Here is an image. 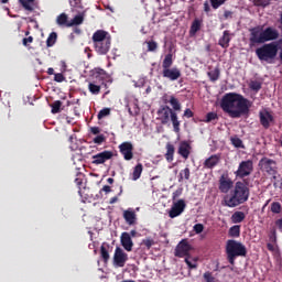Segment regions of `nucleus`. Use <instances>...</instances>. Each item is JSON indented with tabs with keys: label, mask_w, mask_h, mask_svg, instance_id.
I'll use <instances>...</instances> for the list:
<instances>
[{
	"label": "nucleus",
	"mask_w": 282,
	"mask_h": 282,
	"mask_svg": "<svg viewBox=\"0 0 282 282\" xmlns=\"http://www.w3.org/2000/svg\"><path fill=\"white\" fill-rule=\"evenodd\" d=\"M276 41L263 44L256 50V56H258L259 61H262L264 63H272V61L276 58Z\"/></svg>",
	"instance_id": "obj_4"
},
{
	"label": "nucleus",
	"mask_w": 282,
	"mask_h": 282,
	"mask_svg": "<svg viewBox=\"0 0 282 282\" xmlns=\"http://www.w3.org/2000/svg\"><path fill=\"white\" fill-rule=\"evenodd\" d=\"M271 122H274V117L272 113H270L268 110L260 111V123L262 127H264V129H270Z\"/></svg>",
	"instance_id": "obj_18"
},
{
	"label": "nucleus",
	"mask_w": 282,
	"mask_h": 282,
	"mask_svg": "<svg viewBox=\"0 0 282 282\" xmlns=\"http://www.w3.org/2000/svg\"><path fill=\"white\" fill-rule=\"evenodd\" d=\"M203 279L206 281V282H217V280L215 279V276H213V273L212 272H205L203 274Z\"/></svg>",
	"instance_id": "obj_48"
},
{
	"label": "nucleus",
	"mask_w": 282,
	"mask_h": 282,
	"mask_svg": "<svg viewBox=\"0 0 282 282\" xmlns=\"http://www.w3.org/2000/svg\"><path fill=\"white\" fill-rule=\"evenodd\" d=\"M173 155H175V147H173V144H171V143H167L166 144L165 160L167 162H173Z\"/></svg>",
	"instance_id": "obj_27"
},
{
	"label": "nucleus",
	"mask_w": 282,
	"mask_h": 282,
	"mask_svg": "<svg viewBox=\"0 0 282 282\" xmlns=\"http://www.w3.org/2000/svg\"><path fill=\"white\" fill-rule=\"evenodd\" d=\"M191 252V246L188 245V241L182 240L175 249V257H188V253Z\"/></svg>",
	"instance_id": "obj_15"
},
{
	"label": "nucleus",
	"mask_w": 282,
	"mask_h": 282,
	"mask_svg": "<svg viewBox=\"0 0 282 282\" xmlns=\"http://www.w3.org/2000/svg\"><path fill=\"white\" fill-rule=\"evenodd\" d=\"M158 120L161 121V124H169L171 116L173 115V109L169 106H163L158 110Z\"/></svg>",
	"instance_id": "obj_11"
},
{
	"label": "nucleus",
	"mask_w": 282,
	"mask_h": 282,
	"mask_svg": "<svg viewBox=\"0 0 282 282\" xmlns=\"http://www.w3.org/2000/svg\"><path fill=\"white\" fill-rule=\"evenodd\" d=\"M275 226L279 228V230L282 232V218L278 219L275 221Z\"/></svg>",
	"instance_id": "obj_61"
},
{
	"label": "nucleus",
	"mask_w": 282,
	"mask_h": 282,
	"mask_svg": "<svg viewBox=\"0 0 282 282\" xmlns=\"http://www.w3.org/2000/svg\"><path fill=\"white\" fill-rule=\"evenodd\" d=\"M180 195H182V189H176L172 195V199L175 200Z\"/></svg>",
	"instance_id": "obj_59"
},
{
	"label": "nucleus",
	"mask_w": 282,
	"mask_h": 282,
	"mask_svg": "<svg viewBox=\"0 0 282 282\" xmlns=\"http://www.w3.org/2000/svg\"><path fill=\"white\" fill-rule=\"evenodd\" d=\"M56 39H57L56 33H54V32L51 33L50 36H48L47 40H46V45H47V47L54 46L55 43H56Z\"/></svg>",
	"instance_id": "obj_37"
},
{
	"label": "nucleus",
	"mask_w": 282,
	"mask_h": 282,
	"mask_svg": "<svg viewBox=\"0 0 282 282\" xmlns=\"http://www.w3.org/2000/svg\"><path fill=\"white\" fill-rule=\"evenodd\" d=\"M148 52H155L158 50V43L154 41L147 42Z\"/></svg>",
	"instance_id": "obj_52"
},
{
	"label": "nucleus",
	"mask_w": 282,
	"mask_h": 282,
	"mask_svg": "<svg viewBox=\"0 0 282 282\" xmlns=\"http://www.w3.org/2000/svg\"><path fill=\"white\" fill-rule=\"evenodd\" d=\"M104 41L106 42H111V39L109 36H107V32L99 30L96 31L93 34V43L94 45L98 44V43H104Z\"/></svg>",
	"instance_id": "obj_19"
},
{
	"label": "nucleus",
	"mask_w": 282,
	"mask_h": 282,
	"mask_svg": "<svg viewBox=\"0 0 282 282\" xmlns=\"http://www.w3.org/2000/svg\"><path fill=\"white\" fill-rule=\"evenodd\" d=\"M213 120H217V115L215 112L207 113L205 122H213Z\"/></svg>",
	"instance_id": "obj_54"
},
{
	"label": "nucleus",
	"mask_w": 282,
	"mask_h": 282,
	"mask_svg": "<svg viewBox=\"0 0 282 282\" xmlns=\"http://www.w3.org/2000/svg\"><path fill=\"white\" fill-rule=\"evenodd\" d=\"M95 51L97 52V54H107V52H109V48L111 47V42H100L97 44H94Z\"/></svg>",
	"instance_id": "obj_21"
},
{
	"label": "nucleus",
	"mask_w": 282,
	"mask_h": 282,
	"mask_svg": "<svg viewBox=\"0 0 282 282\" xmlns=\"http://www.w3.org/2000/svg\"><path fill=\"white\" fill-rule=\"evenodd\" d=\"M142 171H144V166L142 165V163H138L132 172V181L133 182H138V180H140L141 175H142Z\"/></svg>",
	"instance_id": "obj_25"
},
{
	"label": "nucleus",
	"mask_w": 282,
	"mask_h": 282,
	"mask_svg": "<svg viewBox=\"0 0 282 282\" xmlns=\"http://www.w3.org/2000/svg\"><path fill=\"white\" fill-rule=\"evenodd\" d=\"M90 131H91V133H94V135H98V133H100V128H98V127H93V128L90 129Z\"/></svg>",
	"instance_id": "obj_60"
},
{
	"label": "nucleus",
	"mask_w": 282,
	"mask_h": 282,
	"mask_svg": "<svg viewBox=\"0 0 282 282\" xmlns=\"http://www.w3.org/2000/svg\"><path fill=\"white\" fill-rule=\"evenodd\" d=\"M210 3L214 10H217V8H220V6H224V3H226V0H210Z\"/></svg>",
	"instance_id": "obj_51"
},
{
	"label": "nucleus",
	"mask_w": 282,
	"mask_h": 282,
	"mask_svg": "<svg viewBox=\"0 0 282 282\" xmlns=\"http://www.w3.org/2000/svg\"><path fill=\"white\" fill-rule=\"evenodd\" d=\"M226 252L229 263L231 265H235V260L237 259V257H246L248 251L246 250V246H243V243L237 240H228Z\"/></svg>",
	"instance_id": "obj_3"
},
{
	"label": "nucleus",
	"mask_w": 282,
	"mask_h": 282,
	"mask_svg": "<svg viewBox=\"0 0 282 282\" xmlns=\"http://www.w3.org/2000/svg\"><path fill=\"white\" fill-rule=\"evenodd\" d=\"M163 78H167V80H177L182 76V72L177 67L165 68L162 72Z\"/></svg>",
	"instance_id": "obj_14"
},
{
	"label": "nucleus",
	"mask_w": 282,
	"mask_h": 282,
	"mask_svg": "<svg viewBox=\"0 0 282 282\" xmlns=\"http://www.w3.org/2000/svg\"><path fill=\"white\" fill-rule=\"evenodd\" d=\"M240 232H241V229L239 225H235L229 229L230 237H239Z\"/></svg>",
	"instance_id": "obj_39"
},
{
	"label": "nucleus",
	"mask_w": 282,
	"mask_h": 282,
	"mask_svg": "<svg viewBox=\"0 0 282 282\" xmlns=\"http://www.w3.org/2000/svg\"><path fill=\"white\" fill-rule=\"evenodd\" d=\"M111 113V110L109 108H104L98 113V119L102 120V118H106V116H109Z\"/></svg>",
	"instance_id": "obj_49"
},
{
	"label": "nucleus",
	"mask_w": 282,
	"mask_h": 282,
	"mask_svg": "<svg viewBox=\"0 0 282 282\" xmlns=\"http://www.w3.org/2000/svg\"><path fill=\"white\" fill-rule=\"evenodd\" d=\"M120 153L123 159L129 161L133 160V144L131 142H123L119 145Z\"/></svg>",
	"instance_id": "obj_13"
},
{
	"label": "nucleus",
	"mask_w": 282,
	"mask_h": 282,
	"mask_svg": "<svg viewBox=\"0 0 282 282\" xmlns=\"http://www.w3.org/2000/svg\"><path fill=\"white\" fill-rule=\"evenodd\" d=\"M134 87L142 88L147 84V79L144 77L139 78L137 82L132 80Z\"/></svg>",
	"instance_id": "obj_50"
},
{
	"label": "nucleus",
	"mask_w": 282,
	"mask_h": 282,
	"mask_svg": "<svg viewBox=\"0 0 282 282\" xmlns=\"http://www.w3.org/2000/svg\"><path fill=\"white\" fill-rule=\"evenodd\" d=\"M249 41L251 45L263 44L264 43L263 26H256L251 29Z\"/></svg>",
	"instance_id": "obj_8"
},
{
	"label": "nucleus",
	"mask_w": 282,
	"mask_h": 282,
	"mask_svg": "<svg viewBox=\"0 0 282 282\" xmlns=\"http://www.w3.org/2000/svg\"><path fill=\"white\" fill-rule=\"evenodd\" d=\"M231 143L234 144V147H236V149H243V141H241V139L237 137L231 138Z\"/></svg>",
	"instance_id": "obj_46"
},
{
	"label": "nucleus",
	"mask_w": 282,
	"mask_h": 282,
	"mask_svg": "<svg viewBox=\"0 0 282 282\" xmlns=\"http://www.w3.org/2000/svg\"><path fill=\"white\" fill-rule=\"evenodd\" d=\"M95 144H102L105 142V135L99 134L94 139Z\"/></svg>",
	"instance_id": "obj_57"
},
{
	"label": "nucleus",
	"mask_w": 282,
	"mask_h": 282,
	"mask_svg": "<svg viewBox=\"0 0 282 282\" xmlns=\"http://www.w3.org/2000/svg\"><path fill=\"white\" fill-rule=\"evenodd\" d=\"M184 180H191V169L185 167L178 174V182H184Z\"/></svg>",
	"instance_id": "obj_33"
},
{
	"label": "nucleus",
	"mask_w": 282,
	"mask_h": 282,
	"mask_svg": "<svg viewBox=\"0 0 282 282\" xmlns=\"http://www.w3.org/2000/svg\"><path fill=\"white\" fill-rule=\"evenodd\" d=\"M178 153L182 155V158L188 160V155H191V144H188L186 141L181 142Z\"/></svg>",
	"instance_id": "obj_22"
},
{
	"label": "nucleus",
	"mask_w": 282,
	"mask_h": 282,
	"mask_svg": "<svg viewBox=\"0 0 282 282\" xmlns=\"http://www.w3.org/2000/svg\"><path fill=\"white\" fill-rule=\"evenodd\" d=\"M184 117H185V118H193V111L187 108V109L184 111Z\"/></svg>",
	"instance_id": "obj_58"
},
{
	"label": "nucleus",
	"mask_w": 282,
	"mask_h": 282,
	"mask_svg": "<svg viewBox=\"0 0 282 282\" xmlns=\"http://www.w3.org/2000/svg\"><path fill=\"white\" fill-rule=\"evenodd\" d=\"M248 199H250V188L248 187V183L238 181L235 183L230 193L224 196L223 204L224 206H227V208H237V206L246 204Z\"/></svg>",
	"instance_id": "obj_2"
},
{
	"label": "nucleus",
	"mask_w": 282,
	"mask_h": 282,
	"mask_svg": "<svg viewBox=\"0 0 282 282\" xmlns=\"http://www.w3.org/2000/svg\"><path fill=\"white\" fill-rule=\"evenodd\" d=\"M121 246L127 252H131L133 250V240L131 239V235L129 232H122L120 237Z\"/></svg>",
	"instance_id": "obj_16"
},
{
	"label": "nucleus",
	"mask_w": 282,
	"mask_h": 282,
	"mask_svg": "<svg viewBox=\"0 0 282 282\" xmlns=\"http://www.w3.org/2000/svg\"><path fill=\"white\" fill-rule=\"evenodd\" d=\"M155 245V240H153V238L148 237L145 239L142 240L141 246H144L145 248L151 249L152 246Z\"/></svg>",
	"instance_id": "obj_38"
},
{
	"label": "nucleus",
	"mask_w": 282,
	"mask_h": 282,
	"mask_svg": "<svg viewBox=\"0 0 282 282\" xmlns=\"http://www.w3.org/2000/svg\"><path fill=\"white\" fill-rule=\"evenodd\" d=\"M249 87H250L251 91H256L257 93V91H259L261 89V83L257 82V80H252V82H250Z\"/></svg>",
	"instance_id": "obj_44"
},
{
	"label": "nucleus",
	"mask_w": 282,
	"mask_h": 282,
	"mask_svg": "<svg viewBox=\"0 0 282 282\" xmlns=\"http://www.w3.org/2000/svg\"><path fill=\"white\" fill-rule=\"evenodd\" d=\"M220 107L230 118H241L250 111L252 102L242 95L229 93L223 97Z\"/></svg>",
	"instance_id": "obj_1"
},
{
	"label": "nucleus",
	"mask_w": 282,
	"mask_h": 282,
	"mask_svg": "<svg viewBox=\"0 0 282 282\" xmlns=\"http://www.w3.org/2000/svg\"><path fill=\"white\" fill-rule=\"evenodd\" d=\"M56 23H57V25H61V26L66 25V28H67V25H69V22H67V14H65V13L59 14L56 18Z\"/></svg>",
	"instance_id": "obj_35"
},
{
	"label": "nucleus",
	"mask_w": 282,
	"mask_h": 282,
	"mask_svg": "<svg viewBox=\"0 0 282 282\" xmlns=\"http://www.w3.org/2000/svg\"><path fill=\"white\" fill-rule=\"evenodd\" d=\"M259 166L261 171H264V173H268L269 175L276 174V162L272 159L264 158L260 160Z\"/></svg>",
	"instance_id": "obj_9"
},
{
	"label": "nucleus",
	"mask_w": 282,
	"mask_h": 282,
	"mask_svg": "<svg viewBox=\"0 0 282 282\" xmlns=\"http://www.w3.org/2000/svg\"><path fill=\"white\" fill-rule=\"evenodd\" d=\"M173 65V54H167L165 55L163 63H162V68L163 69H170V67Z\"/></svg>",
	"instance_id": "obj_31"
},
{
	"label": "nucleus",
	"mask_w": 282,
	"mask_h": 282,
	"mask_svg": "<svg viewBox=\"0 0 282 282\" xmlns=\"http://www.w3.org/2000/svg\"><path fill=\"white\" fill-rule=\"evenodd\" d=\"M194 232H196V235H202V232H204V225L203 224H196L193 227Z\"/></svg>",
	"instance_id": "obj_53"
},
{
	"label": "nucleus",
	"mask_w": 282,
	"mask_h": 282,
	"mask_svg": "<svg viewBox=\"0 0 282 282\" xmlns=\"http://www.w3.org/2000/svg\"><path fill=\"white\" fill-rule=\"evenodd\" d=\"M170 105L173 107L174 111H180L182 109V105H180V100L175 97L170 98Z\"/></svg>",
	"instance_id": "obj_36"
},
{
	"label": "nucleus",
	"mask_w": 282,
	"mask_h": 282,
	"mask_svg": "<svg viewBox=\"0 0 282 282\" xmlns=\"http://www.w3.org/2000/svg\"><path fill=\"white\" fill-rule=\"evenodd\" d=\"M275 43H278V44H276V52L280 51V53H279V58H280V61H281V63H282V40L275 41Z\"/></svg>",
	"instance_id": "obj_55"
},
{
	"label": "nucleus",
	"mask_w": 282,
	"mask_h": 282,
	"mask_svg": "<svg viewBox=\"0 0 282 282\" xmlns=\"http://www.w3.org/2000/svg\"><path fill=\"white\" fill-rule=\"evenodd\" d=\"M271 213L279 215L281 213V203L274 202L271 204Z\"/></svg>",
	"instance_id": "obj_47"
},
{
	"label": "nucleus",
	"mask_w": 282,
	"mask_h": 282,
	"mask_svg": "<svg viewBox=\"0 0 282 282\" xmlns=\"http://www.w3.org/2000/svg\"><path fill=\"white\" fill-rule=\"evenodd\" d=\"M102 191H104V193H111V187L108 186V185H105V186L102 187Z\"/></svg>",
	"instance_id": "obj_64"
},
{
	"label": "nucleus",
	"mask_w": 282,
	"mask_h": 282,
	"mask_svg": "<svg viewBox=\"0 0 282 282\" xmlns=\"http://www.w3.org/2000/svg\"><path fill=\"white\" fill-rule=\"evenodd\" d=\"M234 186H235V182H232V178H229L228 175L223 174L219 177L218 191H220V193H224L225 195H228V193H230V191H232Z\"/></svg>",
	"instance_id": "obj_7"
},
{
	"label": "nucleus",
	"mask_w": 282,
	"mask_h": 282,
	"mask_svg": "<svg viewBox=\"0 0 282 282\" xmlns=\"http://www.w3.org/2000/svg\"><path fill=\"white\" fill-rule=\"evenodd\" d=\"M100 254L104 261L107 263L109 261V251L107 250V247H105V245L100 247Z\"/></svg>",
	"instance_id": "obj_40"
},
{
	"label": "nucleus",
	"mask_w": 282,
	"mask_h": 282,
	"mask_svg": "<svg viewBox=\"0 0 282 282\" xmlns=\"http://www.w3.org/2000/svg\"><path fill=\"white\" fill-rule=\"evenodd\" d=\"M254 6L260 8H265V6H270V0H250Z\"/></svg>",
	"instance_id": "obj_45"
},
{
	"label": "nucleus",
	"mask_w": 282,
	"mask_h": 282,
	"mask_svg": "<svg viewBox=\"0 0 282 282\" xmlns=\"http://www.w3.org/2000/svg\"><path fill=\"white\" fill-rule=\"evenodd\" d=\"M197 261H199L198 257L193 258L191 256H187L185 258V263L188 265L191 270H195L197 268Z\"/></svg>",
	"instance_id": "obj_29"
},
{
	"label": "nucleus",
	"mask_w": 282,
	"mask_h": 282,
	"mask_svg": "<svg viewBox=\"0 0 282 282\" xmlns=\"http://www.w3.org/2000/svg\"><path fill=\"white\" fill-rule=\"evenodd\" d=\"M123 219L129 224V226H133L135 224V212L131 208L123 212Z\"/></svg>",
	"instance_id": "obj_24"
},
{
	"label": "nucleus",
	"mask_w": 282,
	"mask_h": 282,
	"mask_svg": "<svg viewBox=\"0 0 282 282\" xmlns=\"http://www.w3.org/2000/svg\"><path fill=\"white\" fill-rule=\"evenodd\" d=\"M207 76L209 77V80H212V83L219 80V68L218 67L212 68L207 73Z\"/></svg>",
	"instance_id": "obj_30"
},
{
	"label": "nucleus",
	"mask_w": 282,
	"mask_h": 282,
	"mask_svg": "<svg viewBox=\"0 0 282 282\" xmlns=\"http://www.w3.org/2000/svg\"><path fill=\"white\" fill-rule=\"evenodd\" d=\"M202 26V22H199V20H195L193 23H192V26H191V32L192 34H197V32H199V28Z\"/></svg>",
	"instance_id": "obj_42"
},
{
	"label": "nucleus",
	"mask_w": 282,
	"mask_h": 282,
	"mask_svg": "<svg viewBox=\"0 0 282 282\" xmlns=\"http://www.w3.org/2000/svg\"><path fill=\"white\" fill-rule=\"evenodd\" d=\"M204 10L205 12H210V4L208 3V1L204 2Z\"/></svg>",
	"instance_id": "obj_63"
},
{
	"label": "nucleus",
	"mask_w": 282,
	"mask_h": 282,
	"mask_svg": "<svg viewBox=\"0 0 282 282\" xmlns=\"http://www.w3.org/2000/svg\"><path fill=\"white\" fill-rule=\"evenodd\" d=\"M264 43H269L270 41H276L280 34L279 31L272 26L263 29Z\"/></svg>",
	"instance_id": "obj_17"
},
{
	"label": "nucleus",
	"mask_w": 282,
	"mask_h": 282,
	"mask_svg": "<svg viewBox=\"0 0 282 282\" xmlns=\"http://www.w3.org/2000/svg\"><path fill=\"white\" fill-rule=\"evenodd\" d=\"M85 21L83 14L75 15V18L67 24V28H72L73 25H80Z\"/></svg>",
	"instance_id": "obj_34"
},
{
	"label": "nucleus",
	"mask_w": 282,
	"mask_h": 282,
	"mask_svg": "<svg viewBox=\"0 0 282 282\" xmlns=\"http://www.w3.org/2000/svg\"><path fill=\"white\" fill-rule=\"evenodd\" d=\"M220 160H221V155L213 154L207 160H205L204 166L205 169H215V166L219 164Z\"/></svg>",
	"instance_id": "obj_20"
},
{
	"label": "nucleus",
	"mask_w": 282,
	"mask_h": 282,
	"mask_svg": "<svg viewBox=\"0 0 282 282\" xmlns=\"http://www.w3.org/2000/svg\"><path fill=\"white\" fill-rule=\"evenodd\" d=\"M254 166L251 160L240 162L238 170L235 172L236 177H248L253 171Z\"/></svg>",
	"instance_id": "obj_5"
},
{
	"label": "nucleus",
	"mask_w": 282,
	"mask_h": 282,
	"mask_svg": "<svg viewBox=\"0 0 282 282\" xmlns=\"http://www.w3.org/2000/svg\"><path fill=\"white\" fill-rule=\"evenodd\" d=\"M112 158H113V152L104 151L91 156V164H95V166H98L100 164H105L107 160H111Z\"/></svg>",
	"instance_id": "obj_10"
},
{
	"label": "nucleus",
	"mask_w": 282,
	"mask_h": 282,
	"mask_svg": "<svg viewBox=\"0 0 282 282\" xmlns=\"http://www.w3.org/2000/svg\"><path fill=\"white\" fill-rule=\"evenodd\" d=\"M54 80H55L56 83H63V82L65 80V76H63V73H56V74L54 75Z\"/></svg>",
	"instance_id": "obj_56"
},
{
	"label": "nucleus",
	"mask_w": 282,
	"mask_h": 282,
	"mask_svg": "<svg viewBox=\"0 0 282 282\" xmlns=\"http://www.w3.org/2000/svg\"><path fill=\"white\" fill-rule=\"evenodd\" d=\"M230 31H224L223 36L219 39L218 45L225 50L230 46Z\"/></svg>",
	"instance_id": "obj_23"
},
{
	"label": "nucleus",
	"mask_w": 282,
	"mask_h": 282,
	"mask_svg": "<svg viewBox=\"0 0 282 282\" xmlns=\"http://www.w3.org/2000/svg\"><path fill=\"white\" fill-rule=\"evenodd\" d=\"M24 10L32 12L34 10V0H19Z\"/></svg>",
	"instance_id": "obj_32"
},
{
	"label": "nucleus",
	"mask_w": 282,
	"mask_h": 282,
	"mask_svg": "<svg viewBox=\"0 0 282 282\" xmlns=\"http://www.w3.org/2000/svg\"><path fill=\"white\" fill-rule=\"evenodd\" d=\"M185 208H186V203L184 202V199H180L176 203H174L169 213L171 219H175V217H180V215L184 213Z\"/></svg>",
	"instance_id": "obj_12"
},
{
	"label": "nucleus",
	"mask_w": 282,
	"mask_h": 282,
	"mask_svg": "<svg viewBox=\"0 0 282 282\" xmlns=\"http://www.w3.org/2000/svg\"><path fill=\"white\" fill-rule=\"evenodd\" d=\"M127 261H129V254L122 248L117 247L113 254V265L116 268H124Z\"/></svg>",
	"instance_id": "obj_6"
},
{
	"label": "nucleus",
	"mask_w": 282,
	"mask_h": 282,
	"mask_svg": "<svg viewBox=\"0 0 282 282\" xmlns=\"http://www.w3.org/2000/svg\"><path fill=\"white\" fill-rule=\"evenodd\" d=\"M88 89H89L90 94H94V95L100 94V86H99V85H96V84H94V83H90V84L88 85Z\"/></svg>",
	"instance_id": "obj_43"
},
{
	"label": "nucleus",
	"mask_w": 282,
	"mask_h": 282,
	"mask_svg": "<svg viewBox=\"0 0 282 282\" xmlns=\"http://www.w3.org/2000/svg\"><path fill=\"white\" fill-rule=\"evenodd\" d=\"M246 219V214L243 212H236L231 215L232 224H241Z\"/></svg>",
	"instance_id": "obj_28"
},
{
	"label": "nucleus",
	"mask_w": 282,
	"mask_h": 282,
	"mask_svg": "<svg viewBox=\"0 0 282 282\" xmlns=\"http://www.w3.org/2000/svg\"><path fill=\"white\" fill-rule=\"evenodd\" d=\"M63 106V102L61 100H57L52 104V113H61V107Z\"/></svg>",
	"instance_id": "obj_41"
},
{
	"label": "nucleus",
	"mask_w": 282,
	"mask_h": 282,
	"mask_svg": "<svg viewBox=\"0 0 282 282\" xmlns=\"http://www.w3.org/2000/svg\"><path fill=\"white\" fill-rule=\"evenodd\" d=\"M32 41H33L32 36L24 37L23 39V45H28V43H32Z\"/></svg>",
	"instance_id": "obj_62"
},
{
	"label": "nucleus",
	"mask_w": 282,
	"mask_h": 282,
	"mask_svg": "<svg viewBox=\"0 0 282 282\" xmlns=\"http://www.w3.org/2000/svg\"><path fill=\"white\" fill-rule=\"evenodd\" d=\"M170 120L173 124L175 133H180V119L177 118V112L173 111L170 116Z\"/></svg>",
	"instance_id": "obj_26"
}]
</instances>
